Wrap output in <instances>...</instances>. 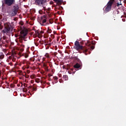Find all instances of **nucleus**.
Here are the masks:
<instances>
[{"label":"nucleus","mask_w":126,"mask_h":126,"mask_svg":"<svg viewBox=\"0 0 126 126\" xmlns=\"http://www.w3.org/2000/svg\"><path fill=\"white\" fill-rule=\"evenodd\" d=\"M113 2H114V0H110L107 3V6L105 10V12H108L109 10H111L112 4H113Z\"/></svg>","instance_id":"f257e3e1"},{"label":"nucleus","mask_w":126,"mask_h":126,"mask_svg":"<svg viewBox=\"0 0 126 126\" xmlns=\"http://www.w3.org/2000/svg\"><path fill=\"white\" fill-rule=\"evenodd\" d=\"M5 29L2 31L3 33H8L10 31V27L9 26V23H7L4 24Z\"/></svg>","instance_id":"f03ea898"},{"label":"nucleus","mask_w":126,"mask_h":126,"mask_svg":"<svg viewBox=\"0 0 126 126\" xmlns=\"http://www.w3.org/2000/svg\"><path fill=\"white\" fill-rule=\"evenodd\" d=\"M35 2L36 4L38 5H41L44 4L46 2V0H35Z\"/></svg>","instance_id":"7ed1b4c3"},{"label":"nucleus","mask_w":126,"mask_h":126,"mask_svg":"<svg viewBox=\"0 0 126 126\" xmlns=\"http://www.w3.org/2000/svg\"><path fill=\"white\" fill-rule=\"evenodd\" d=\"M15 2V0H5V3L9 6H10L12 4H13Z\"/></svg>","instance_id":"20e7f679"},{"label":"nucleus","mask_w":126,"mask_h":126,"mask_svg":"<svg viewBox=\"0 0 126 126\" xmlns=\"http://www.w3.org/2000/svg\"><path fill=\"white\" fill-rule=\"evenodd\" d=\"M82 48H83V46L80 45V44L78 46H76L75 47V49L78 51V50H82Z\"/></svg>","instance_id":"39448f33"},{"label":"nucleus","mask_w":126,"mask_h":126,"mask_svg":"<svg viewBox=\"0 0 126 126\" xmlns=\"http://www.w3.org/2000/svg\"><path fill=\"white\" fill-rule=\"evenodd\" d=\"M55 2H57L58 3H62L63 2V0H54Z\"/></svg>","instance_id":"423d86ee"},{"label":"nucleus","mask_w":126,"mask_h":126,"mask_svg":"<svg viewBox=\"0 0 126 126\" xmlns=\"http://www.w3.org/2000/svg\"><path fill=\"white\" fill-rule=\"evenodd\" d=\"M21 33H22V36L23 37H25V36L26 35H27V32H21Z\"/></svg>","instance_id":"0eeeda50"},{"label":"nucleus","mask_w":126,"mask_h":126,"mask_svg":"<svg viewBox=\"0 0 126 126\" xmlns=\"http://www.w3.org/2000/svg\"><path fill=\"white\" fill-rule=\"evenodd\" d=\"M74 67L75 68H79V67H80V65H79L78 63H77L74 65Z\"/></svg>","instance_id":"6e6552de"},{"label":"nucleus","mask_w":126,"mask_h":126,"mask_svg":"<svg viewBox=\"0 0 126 126\" xmlns=\"http://www.w3.org/2000/svg\"><path fill=\"white\" fill-rule=\"evenodd\" d=\"M79 42L78 41H76L75 42V45L76 46V47H77L78 46H79Z\"/></svg>","instance_id":"1a4fd4ad"},{"label":"nucleus","mask_w":126,"mask_h":126,"mask_svg":"<svg viewBox=\"0 0 126 126\" xmlns=\"http://www.w3.org/2000/svg\"><path fill=\"white\" fill-rule=\"evenodd\" d=\"M118 6L119 7H122V3H118Z\"/></svg>","instance_id":"9d476101"},{"label":"nucleus","mask_w":126,"mask_h":126,"mask_svg":"<svg viewBox=\"0 0 126 126\" xmlns=\"http://www.w3.org/2000/svg\"><path fill=\"white\" fill-rule=\"evenodd\" d=\"M46 21V19H44L43 20L42 22L43 23H45Z\"/></svg>","instance_id":"9b49d317"},{"label":"nucleus","mask_w":126,"mask_h":126,"mask_svg":"<svg viewBox=\"0 0 126 126\" xmlns=\"http://www.w3.org/2000/svg\"><path fill=\"white\" fill-rule=\"evenodd\" d=\"M91 49H92V50H94V46H92V47H91Z\"/></svg>","instance_id":"f8f14e48"},{"label":"nucleus","mask_w":126,"mask_h":126,"mask_svg":"<svg viewBox=\"0 0 126 126\" xmlns=\"http://www.w3.org/2000/svg\"><path fill=\"white\" fill-rule=\"evenodd\" d=\"M0 29H2V26L1 25H0Z\"/></svg>","instance_id":"ddd939ff"},{"label":"nucleus","mask_w":126,"mask_h":126,"mask_svg":"<svg viewBox=\"0 0 126 126\" xmlns=\"http://www.w3.org/2000/svg\"><path fill=\"white\" fill-rule=\"evenodd\" d=\"M15 14H16V13H15V14H14L13 15H15Z\"/></svg>","instance_id":"4468645a"}]
</instances>
